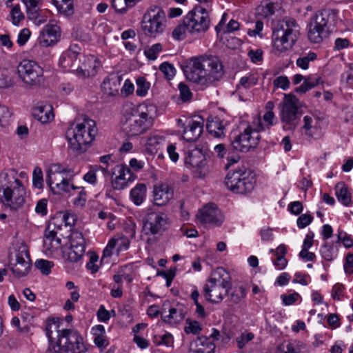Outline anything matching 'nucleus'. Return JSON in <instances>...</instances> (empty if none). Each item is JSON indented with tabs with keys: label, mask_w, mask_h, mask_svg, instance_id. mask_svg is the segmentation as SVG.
<instances>
[{
	"label": "nucleus",
	"mask_w": 353,
	"mask_h": 353,
	"mask_svg": "<svg viewBox=\"0 0 353 353\" xmlns=\"http://www.w3.org/2000/svg\"><path fill=\"white\" fill-rule=\"evenodd\" d=\"M153 200L155 205H166L174 196L173 189L165 183H159L153 188Z\"/></svg>",
	"instance_id": "obj_26"
},
{
	"label": "nucleus",
	"mask_w": 353,
	"mask_h": 353,
	"mask_svg": "<svg viewBox=\"0 0 353 353\" xmlns=\"http://www.w3.org/2000/svg\"><path fill=\"white\" fill-rule=\"evenodd\" d=\"M113 175H115V177L112 179V186L117 190L126 188L136 179V175L124 164L116 165L112 172V176Z\"/></svg>",
	"instance_id": "obj_18"
},
{
	"label": "nucleus",
	"mask_w": 353,
	"mask_h": 353,
	"mask_svg": "<svg viewBox=\"0 0 353 353\" xmlns=\"http://www.w3.org/2000/svg\"><path fill=\"white\" fill-rule=\"evenodd\" d=\"M276 353H308L306 345L299 341H290L279 345Z\"/></svg>",
	"instance_id": "obj_33"
},
{
	"label": "nucleus",
	"mask_w": 353,
	"mask_h": 353,
	"mask_svg": "<svg viewBox=\"0 0 353 353\" xmlns=\"http://www.w3.org/2000/svg\"><path fill=\"white\" fill-rule=\"evenodd\" d=\"M186 168L191 169L198 178L204 177L208 172V161L205 154L201 149L194 148L188 150L184 157Z\"/></svg>",
	"instance_id": "obj_16"
},
{
	"label": "nucleus",
	"mask_w": 353,
	"mask_h": 353,
	"mask_svg": "<svg viewBox=\"0 0 353 353\" xmlns=\"http://www.w3.org/2000/svg\"><path fill=\"white\" fill-rule=\"evenodd\" d=\"M281 299L283 301V304L285 305H291L295 302L301 299V296L297 292H294L290 294H281Z\"/></svg>",
	"instance_id": "obj_59"
},
{
	"label": "nucleus",
	"mask_w": 353,
	"mask_h": 353,
	"mask_svg": "<svg viewBox=\"0 0 353 353\" xmlns=\"http://www.w3.org/2000/svg\"><path fill=\"white\" fill-rule=\"evenodd\" d=\"M146 185L143 183H138L133 188L130 193L132 201L137 205H140L146 196Z\"/></svg>",
	"instance_id": "obj_37"
},
{
	"label": "nucleus",
	"mask_w": 353,
	"mask_h": 353,
	"mask_svg": "<svg viewBox=\"0 0 353 353\" xmlns=\"http://www.w3.org/2000/svg\"><path fill=\"white\" fill-rule=\"evenodd\" d=\"M10 15L12 23L15 26H17L19 22L24 19V16L21 12L19 5H16L12 8Z\"/></svg>",
	"instance_id": "obj_57"
},
{
	"label": "nucleus",
	"mask_w": 353,
	"mask_h": 353,
	"mask_svg": "<svg viewBox=\"0 0 353 353\" xmlns=\"http://www.w3.org/2000/svg\"><path fill=\"white\" fill-rule=\"evenodd\" d=\"M22 1L26 5L29 15L39 12L40 0H22Z\"/></svg>",
	"instance_id": "obj_60"
},
{
	"label": "nucleus",
	"mask_w": 353,
	"mask_h": 353,
	"mask_svg": "<svg viewBox=\"0 0 353 353\" xmlns=\"http://www.w3.org/2000/svg\"><path fill=\"white\" fill-rule=\"evenodd\" d=\"M167 135L163 132H154L151 133L147 138L145 148L150 154H156L161 150L167 142Z\"/></svg>",
	"instance_id": "obj_28"
},
{
	"label": "nucleus",
	"mask_w": 353,
	"mask_h": 353,
	"mask_svg": "<svg viewBox=\"0 0 353 353\" xmlns=\"http://www.w3.org/2000/svg\"><path fill=\"white\" fill-rule=\"evenodd\" d=\"M254 183L252 174L245 170L230 171L225 178L227 188L236 194L250 192L254 189Z\"/></svg>",
	"instance_id": "obj_10"
},
{
	"label": "nucleus",
	"mask_w": 353,
	"mask_h": 353,
	"mask_svg": "<svg viewBox=\"0 0 353 353\" xmlns=\"http://www.w3.org/2000/svg\"><path fill=\"white\" fill-rule=\"evenodd\" d=\"M215 345L205 336L198 337L190 344V350L194 353H204L206 349L214 351Z\"/></svg>",
	"instance_id": "obj_34"
},
{
	"label": "nucleus",
	"mask_w": 353,
	"mask_h": 353,
	"mask_svg": "<svg viewBox=\"0 0 353 353\" xmlns=\"http://www.w3.org/2000/svg\"><path fill=\"white\" fill-rule=\"evenodd\" d=\"M76 190H78L77 196L73 200V204L76 207L82 208L85 205L87 201V194L83 187H77Z\"/></svg>",
	"instance_id": "obj_48"
},
{
	"label": "nucleus",
	"mask_w": 353,
	"mask_h": 353,
	"mask_svg": "<svg viewBox=\"0 0 353 353\" xmlns=\"http://www.w3.org/2000/svg\"><path fill=\"white\" fill-rule=\"evenodd\" d=\"M163 321L170 325L179 323L185 317L184 307L181 305L172 306L169 303H164L161 312Z\"/></svg>",
	"instance_id": "obj_22"
},
{
	"label": "nucleus",
	"mask_w": 353,
	"mask_h": 353,
	"mask_svg": "<svg viewBox=\"0 0 353 353\" xmlns=\"http://www.w3.org/2000/svg\"><path fill=\"white\" fill-rule=\"evenodd\" d=\"M303 130L305 135L316 137L320 135V121L313 115H305L303 117Z\"/></svg>",
	"instance_id": "obj_29"
},
{
	"label": "nucleus",
	"mask_w": 353,
	"mask_h": 353,
	"mask_svg": "<svg viewBox=\"0 0 353 353\" xmlns=\"http://www.w3.org/2000/svg\"><path fill=\"white\" fill-rule=\"evenodd\" d=\"M4 183L2 185L3 194L1 201L11 209L21 208L26 201V190L22 182L18 179L17 172L10 169L1 174Z\"/></svg>",
	"instance_id": "obj_7"
},
{
	"label": "nucleus",
	"mask_w": 353,
	"mask_h": 353,
	"mask_svg": "<svg viewBox=\"0 0 353 353\" xmlns=\"http://www.w3.org/2000/svg\"><path fill=\"white\" fill-rule=\"evenodd\" d=\"M169 226V219L166 214L162 212H148L143 219L142 236H147V240L150 236L161 235Z\"/></svg>",
	"instance_id": "obj_11"
},
{
	"label": "nucleus",
	"mask_w": 353,
	"mask_h": 353,
	"mask_svg": "<svg viewBox=\"0 0 353 353\" xmlns=\"http://www.w3.org/2000/svg\"><path fill=\"white\" fill-rule=\"evenodd\" d=\"M85 250L73 248H65L63 251V256L64 259L70 262V263H78L81 260Z\"/></svg>",
	"instance_id": "obj_40"
},
{
	"label": "nucleus",
	"mask_w": 353,
	"mask_h": 353,
	"mask_svg": "<svg viewBox=\"0 0 353 353\" xmlns=\"http://www.w3.org/2000/svg\"><path fill=\"white\" fill-rule=\"evenodd\" d=\"M322 82V79L319 76L316 74L310 75L305 77L303 83L296 88L295 92L298 94H304Z\"/></svg>",
	"instance_id": "obj_36"
},
{
	"label": "nucleus",
	"mask_w": 353,
	"mask_h": 353,
	"mask_svg": "<svg viewBox=\"0 0 353 353\" xmlns=\"http://www.w3.org/2000/svg\"><path fill=\"white\" fill-rule=\"evenodd\" d=\"M203 130V119L198 117L195 120L189 121L184 128L183 137L188 142L196 141Z\"/></svg>",
	"instance_id": "obj_27"
},
{
	"label": "nucleus",
	"mask_w": 353,
	"mask_h": 353,
	"mask_svg": "<svg viewBox=\"0 0 353 353\" xmlns=\"http://www.w3.org/2000/svg\"><path fill=\"white\" fill-rule=\"evenodd\" d=\"M15 257V263L11 267L12 273L17 278L27 276L32 265L28 249L26 245L19 246Z\"/></svg>",
	"instance_id": "obj_17"
},
{
	"label": "nucleus",
	"mask_w": 353,
	"mask_h": 353,
	"mask_svg": "<svg viewBox=\"0 0 353 353\" xmlns=\"http://www.w3.org/2000/svg\"><path fill=\"white\" fill-rule=\"evenodd\" d=\"M338 241H342L343 245L350 248L353 245V240L351 236L343 230H339L337 234Z\"/></svg>",
	"instance_id": "obj_62"
},
{
	"label": "nucleus",
	"mask_w": 353,
	"mask_h": 353,
	"mask_svg": "<svg viewBox=\"0 0 353 353\" xmlns=\"http://www.w3.org/2000/svg\"><path fill=\"white\" fill-rule=\"evenodd\" d=\"M257 80L252 75L245 76L241 78L237 88L239 90L241 88L248 89L256 84Z\"/></svg>",
	"instance_id": "obj_52"
},
{
	"label": "nucleus",
	"mask_w": 353,
	"mask_h": 353,
	"mask_svg": "<svg viewBox=\"0 0 353 353\" xmlns=\"http://www.w3.org/2000/svg\"><path fill=\"white\" fill-rule=\"evenodd\" d=\"M59 321L53 320L46 326L49 349L54 353H85L87 347L81 334L70 329L59 330Z\"/></svg>",
	"instance_id": "obj_3"
},
{
	"label": "nucleus",
	"mask_w": 353,
	"mask_h": 353,
	"mask_svg": "<svg viewBox=\"0 0 353 353\" xmlns=\"http://www.w3.org/2000/svg\"><path fill=\"white\" fill-rule=\"evenodd\" d=\"M83 179L85 182L90 184L95 185L97 183V170L94 168V165L90 167V170L85 174H84Z\"/></svg>",
	"instance_id": "obj_64"
},
{
	"label": "nucleus",
	"mask_w": 353,
	"mask_h": 353,
	"mask_svg": "<svg viewBox=\"0 0 353 353\" xmlns=\"http://www.w3.org/2000/svg\"><path fill=\"white\" fill-rule=\"evenodd\" d=\"M47 183L51 188L55 194L70 193L71 190H76L77 186L70 183V181L66 179H62L60 182L56 183L53 185L50 179L46 180Z\"/></svg>",
	"instance_id": "obj_35"
},
{
	"label": "nucleus",
	"mask_w": 353,
	"mask_h": 353,
	"mask_svg": "<svg viewBox=\"0 0 353 353\" xmlns=\"http://www.w3.org/2000/svg\"><path fill=\"white\" fill-rule=\"evenodd\" d=\"M202 330V327L200 323L196 321H193L190 319L185 320V326L184 332L186 334H199Z\"/></svg>",
	"instance_id": "obj_45"
},
{
	"label": "nucleus",
	"mask_w": 353,
	"mask_h": 353,
	"mask_svg": "<svg viewBox=\"0 0 353 353\" xmlns=\"http://www.w3.org/2000/svg\"><path fill=\"white\" fill-rule=\"evenodd\" d=\"M81 50V47L76 43L71 44L70 47L64 51L59 58V65L65 70L75 72L72 69L77 62L78 55Z\"/></svg>",
	"instance_id": "obj_25"
},
{
	"label": "nucleus",
	"mask_w": 353,
	"mask_h": 353,
	"mask_svg": "<svg viewBox=\"0 0 353 353\" xmlns=\"http://www.w3.org/2000/svg\"><path fill=\"white\" fill-rule=\"evenodd\" d=\"M186 32H188V28L185 25V20L183 19V23L177 26L173 30L172 37L176 40H182L184 39Z\"/></svg>",
	"instance_id": "obj_56"
},
{
	"label": "nucleus",
	"mask_w": 353,
	"mask_h": 353,
	"mask_svg": "<svg viewBox=\"0 0 353 353\" xmlns=\"http://www.w3.org/2000/svg\"><path fill=\"white\" fill-rule=\"evenodd\" d=\"M245 296L246 291L245 288L243 285H240L234 288L232 292L230 294V300L234 303H238L245 299Z\"/></svg>",
	"instance_id": "obj_46"
},
{
	"label": "nucleus",
	"mask_w": 353,
	"mask_h": 353,
	"mask_svg": "<svg viewBox=\"0 0 353 353\" xmlns=\"http://www.w3.org/2000/svg\"><path fill=\"white\" fill-rule=\"evenodd\" d=\"M162 49V45L159 43H157L150 47L146 48L144 50V54L148 59L150 60H155L158 54L161 52Z\"/></svg>",
	"instance_id": "obj_49"
},
{
	"label": "nucleus",
	"mask_w": 353,
	"mask_h": 353,
	"mask_svg": "<svg viewBox=\"0 0 353 353\" xmlns=\"http://www.w3.org/2000/svg\"><path fill=\"white\" fill-rule=\"evenodd\" d=\"M52 106L50 104H38L33 110V114L39 121L47 123L54 119Z\"/></svg>",
	"instance_id": "obj_31"
},
{
	"label": "nucleus",
	"mask_w": 353,
	"mask_h": 353,
	"mask_svg": "<svg viewBox=\"0 0 353 353\" xmlns=\"http://www.w3.org/2000/svg\"><path fill=\"white\" fill-rule=\"evenodd\" d=\"M313 220V217L310 214H301L296 221L299 228L303 229L310 225Z\"/></svg>",
	"instance_id": "obj_63"
},
{
	"label": "nucleus",
	"mask_w": 353,
	"mask_h": 353,
	"mask_svg": "<svg viewBox=\"0 0 353 353\" xmlns=\"http://www.w3.org/2000/svg\"><path fill=\"white\" fill-rule=\"evenodd\" d=\"M17 72L20 79L28 86H39L44 81L43 70L34 61L22 60L17 67Z\"/></svg>",
	"instance_id": "obj_12"
},
{
	"label": "nucleus",
	"mask_w": 353,
	"mask_h": 353,
	"mask_svg": "<svg viewBox=\"0 0 353 353\" xmlns=\"http://www.w3.org/2000/svg\"><path fill=\"white\" fill-rule=\"evenodd\" d=\"M61 246V239L57 236L55 225L50 223L45 232L43 247L46 254H51Z\"/></svg>",
	"instance_id": "obj_23"
},
{
	"label": "nucleus",
	"mask_w": 353,
	"mask_h": 353,
	"mask_svg": "<svg viewBox=\"0 0 353 353\" xmlns=\"http://www.w3.org/2000/svg\"><path fill=\"white\" fill-rule=\"evenodd\" d=\"M34 265L43 274L48 275L50 273L51 269L54 266V263L45 259H38L35 261Z\"/></svg>",
	"instance_id": "obj_47"
},
{
	"label": "nucleus",
	"mask_w": 353,
	"mask_h": 353,
	"mask_svg": "<svg viewBox=\"0 0 353 353\" xmlns=\"http://www.w3.org/2000/svg\"><path fill=\"white\" fill-rule=\"evenodd\" d=\"M231 288L229 272L223 268H217L211 273L203 287V296L208 301L219 303L228 294Z\"/></svg>",
	"instance_id": "obj_9"
},
{
	"label": "nucleus",
	"mask_w": 353,
	"mask_h": 353,
	"mask_svg": "<svg viewBox=\"0 0 353 353\" xmlns=\"http://www.w3.org/2000/svg\"><path fill=\"white\" fill-rule=\"evenodd\" d=\"M95 121L87 116L77 118L66 131V137L70 149L80 154L90 147L97 134Z\"/></svg>",
	"instance_id": "obj_4"
},
{
	"label": "nucleus",
	"mask_w": 353,
	"mask_h": 353,
	"mask_svg": "<svg viewBox=\"0 0 353 353\" xmlns=\"http://www.w3.org/2000/svg\"><path fill=\"white\" fill-rule=\"evenodd\" d=\"M130 240L128 237L118 234L111 238L106 247L103 251L101 260L103 261L110 258L113 254V251L116 249L117 253L124 252L129 248Z\"/></svg>",
	"instance_id": "obj_24"
},
{
	"label": "nucleus",
	"mask_w": 353,
	"mask_h": 353,
	"mask_svg": "<svg viewBox=\"0 0 353 353\" xmlns=\"http://www.w3.org/2000/svg\"><path fill=\"white\" fill-rule=\"evenodd\" d=\"M197 219L206 225L218 227L223 223L224 217L217 206L211 203L205 205L199 211Z\"/></svg>",
	"instance_id": "obj_19"
},
{
	"label": "nucleus",
	"mask_w": 353,
	"mask_h": 353,
	"mask_svg": "<svg viewBox=\"0 0 353 353\" xmlns=\"http://www.w3.org/2000/svg\"><path fill=\"white\" fill-rule=\"evenodd\" d=\"M290 81L285 76H279L276 77L274 81L273 85L274 88H281L283 90H286L290 87Z\"/></svg>",
	"instance_id": "obj_61"
},
{
	"label": "nucleus",
	"mask_w": 353,
	"mask_h": 353,
	"mask_svg": "<svg viewBox=\"0 0 353 353\" xmlns=\"http://www.w3.org/2000/svg\"><path fill=\"white\" fill-rule=\"evenodd\" d=\"M274 103L272 101H268L265 105L267 111L263 117H254L243 132L234 138L231 145L234 150L248 152L258 145L261 139L260 132L268 130L277 123L276 118L272 111Z\"/></svg>",
	"instance_id": "obj_2"
},
{
	"label": "nucleus",
	"mask_w": 353,
	"mask_h": 353,
	"mask_svg": "<svg viewBox=\"0 0 353 353\" xmlns=\"http://www.w3.org/2000/svg\"><path fill=\"white\" fill-rule=\"evenodd\" d=\"M339 21V10L325 8L316 12L309 26L307 37L313 43H321L330 37Z\"/></svg>",
	"instance_id": "obj_6"
},
{
	"label": "nucleus",
	"mask_w": 353,
	"mask_h": 353,
	"mask_svg": "<svg viewBox=\"0 0 353 353\" xmlns=\"http://www.w3.org/2000/svg\"><path fill=\"white\" fill-rule=\"evenodd\" d=\"M300 28L295 19L290 17L276 21L272 28L274 48L284 52L292 48L299 36Z\"/></svg>",
	"instance_id": "obj_8"
},
{
	"label": "nucleus",
	"mask_w": 353,
	"mask_h": 353,
	"mask_svg": "<svg viewBox=\"0 0 353 353\" xmlns=\"http://www.w3.org/2000/svg\"><path fill=\"white\" fill-rule=\"evenodd\" d=\"M152 105L141 104L126 111L121 121V129L128 137H134L145 133L153 125L150 114Z\"/></svg>",
	"instance_id": "obj_5"
},
{
	"label": "nucleus",
	"mask_w": 353,
	"mask_h": 353,
	"mask_svg": "<svg viewBox=\"0 0 353 353\" xmlns=\"http://www.w3.org/2000/svg\"><path fill=\"white\" fill-rule=\"evenodd\" d=\"M60 35L59 26L54 21H50L40 32L38 42L43 47L54 46L59 41Z\"/></svg>",
	"instance_id": "obj_21"
},
{
	"label": "nucleus",
	"mask_w": 353,
	"mask_h": 353,
	"mask_svg": "<svg viewBox=\"0 0 353 353\" xmlns=\"http://www.w3.org/2000/svg\"><path fill=\"white\" fill-rule=\"evenodd\" d=\"M12 113L10 109L5 105H0V126L3 127L8 125Z\"/></svg>",
	"instance_id": "obj_55"
},
{
	"label": "nucleus",
	"mask_w": 353,
	"mask_h": 353,
	"mask_svg": "<svg viewBox=\"0 0 353 353\" xmlns=\"http://www.w3.org/2000/svg\"><path fill=\"white\" fill-rule=\"evenodd\" d=\"M159 70L168 79H172L175 76V68L168 62L161 63L159 66Z\"/></svg>",
	"instance_id": "obj_53"
},
{
	"label": "nucleus",
	"mask_w": 353,
	"mask_h": 353,
	"mask_svg": "<svg viewBox=\"0 0 353 353\" xmlns=\"http://www.w3.org/2000/svg\"><path fill=\"white\" fill-rule=\"evenodd\" d=\"M320 253L321 256L327 261H332L337 256V252L334 249L333 245L327 243L321 246Z\"/></svg>",
	"instance_id": "obj_43"
},
{
	"label": "nucleus",
	"mask_w": 353,
	"mask_h": 353,
	"mask_svg": "<svg viewBox=\"0 0 353 353\" xmlns=\"http://www.w3.org/2000/svg\"><path fill=\"white\" fill-rule=\"evenodd\" d=\"M336 195L338 200L344 205L348 206L351 203V194L345 184L338 183L336 187Z\"/></svg>",
	"instance_id": "obj_38"
},
{
	"label": "nucleus",
	"mask_w": 353,
	"mask_h": 353,
	"mask_svg": "<svg viewBox=\"0 0 353 353\" xmlns=\"http://www.w3.org/2000/svg\"><path fill=\"white\" fill-rule=\"evenodd\" d=\"M59 12L70 16L74 12L73 0H52Z\"/></svg>",
	"instance_id": "obj_39"
},
{
	"label": "nucleus",
	"mask_w": 353,
	"mask_h": 353,
	"mask_svg": "<svg viewBox=\"0 0 353 353\" xmlns=\"http://www.w3.org/2000/svg\"><path fill=\"white\" fill-rule=\"evenodd\" d=\"M69 248L85 250V242L81 232L73 231L69 236Z\"/></svg>",
	"instance_id": "obj_41"
},
{
	"label": "nucleus",
	"mask_w": 353,
	"mask_h": 353,
	"mask_svg": "<svg viewBox=\"0 0 353 353\" xmlns=\"http://www.w3.org/2000/svg\"><path fill=\"white\" fill-rule=\"evenodd\" d=\"M183 70L185 78L201 90L216 86L224 75L221 60L216 56L207 54L189 59Z\"/></svg>",
	"instance_id": "obj_1"
},
{
	"label": "nucleus",
	"mask_w": 353,
	"mask_h": 353,
	"mask_svg": "<svg viewBox=\"0 0 353 353\" xmlns=\"http://www.w3.org/2000/svg\"><path fill=\"white\" fill-rule=\"evenodd\" d=\"M150 83L147 82L143 77H140L137 80L136 94L139 97H145L150 88Z\"/></svg>",
	"instance_id": "obj_50"
},
{
	"label": "nucleus",
	"mask_w": 353,
	"mask_h": 353,
	"mask_svg": "<svg viewBox=\"0 0 353 353\" xmlns=\"http://www.w3.org/2000/svg\"><path fill=\"white\" fill-rule=\"evenodd\" d=\"M297 99L294 96L285 97L281 108L280 118L285 130H294L297 126L301 114L296 105Z\"/></svg>",
	"instance_id": "obj_14"
},
{
	"label": "nucleus",
	"mask_w": 353,
	"mask_h": 353,
	"mask_svg": "<svg viewBox=\"0 0 353 353\" xmlns=\"http://www.w3.org/2000/svg\"><path fill=\"white\" fill-rule=\"evenodd\" d=\"M178 88L179 90L181 99L183 101H188L192 98V93L186 84L180 83L178 85Z\"/></svg>",
	"instance_id": "obj_58"
},
{
	"label": "nucleus",
	"mask_w": 353,
	"mask_h": 353,
	"mask_svg": "<svg viewBox=\"0 0 353 353\" xmlns=\"http://www.w3.org/2000/svg\"><path fill=\"white\" fill-rule=\"evenodd\" d=\"M275 6L273 3L261 4L256 9V14L261 17H268L274 14Z\"/></svg>",
	"instance_id": "obj_44"
},
{
	"label": "nucleus",
	"mask_w": 353,
	"mask_h": 353,
	"mask_svg": "<svg viewBox=\"0 0 353 353\" xmlns=\"http://www.w3.org/2000/svg\"><path fill=\"white\" fill-rule=\"evenodd\" d=\"M206 128L208 133L214 137L221 138L225 136V125L219 117H209L207 120Z\"/></svg>",
	"instance_id": "obj_32"
},
{
	"label": "nucleus",
	"mask_w": 353,
	"mask_h": 353,
	"mask_svg": "<svg viewBox=\"0 0 353 353\" xmlns=\"http://www.w3.org/2000/svg\"><path fill=\"white\" fill-rule=\"evenodd\" d=\"M183 19L188 32L191 34L204 32L209 28L208 13L205 8L201 7H195L187 14Z\"/></svg>",
	"instance_id": "obj_15"
},
{
	"label": "nucleus",
	"mask_w": 353,
	"mask_h": 353,
	"mask_svg": "<svg viewBox=\"0 0 353 353\" xmlns=\"http://www.w3.org/2000/svg\"><path fill=\"white\" fill-rule=\"evenodd\" d=\"M121 80V76L112 74L103 80L101 84V88L108 95L114 96L119 93V88Z\"/></svg>",
	"instance_id": "obj_30"
},
{
	"label": "nucleus",
	"mask_w": 353,
	"mask_h": 353,
	"mask_svg": "<svg viewBox=\"0 0 353 353\" xmlns=\"http://www.w3.org/2000/svg\"><path fill=\"white\" fill-rule=\"evenodd\" d=\"M112 6L116 12L121 14H125L130 9L127 0H112Z\"/></svg>",
	"instance_id": "obj_54"
},
{
	"label": "nucleus",
	"mask_w": 353,
	"mask_h": 353,
	"mask_svg": "<svg viewBox=\"0 0 353 353\" xmlns=\"http://www.w3.org/2000/svg\"><path fill=\"white\" fill-rule=\"evenodd\" d=\"M101 67V61L94 55L83 56L79 59V65L75 69V74L81 79L93 77L97 75Z\"/></svg>",
	"instance_id": "obj_20"
},
{
	"label": "nucleus",
	"mask_w": 353,
	"mask_h": 353,
	"mask_svg": "<svg viewBox=\"0 0 353 353\" xmlns=\"http://www.w3.org/2000/svg\"><path fill=\"white\" fill-rule=\"evenodd\" d=\"M317 58V55L314 52H309L300 57L296 61V64L298 67L303 70H307L309 68L310 62L314 61Z\"/></svg>",
	"instance_id": "obj_42"
},
{
	"label": "nucleus",
	"mask_w": 353,
	"mask_h": 353,
	"mask_svg": "<svg viewBox=\"0 0 353 353\" xmlns=\"http://www.w3.org/2000/svg\"><path fill=\"white\" fill-rule=\"evenodd\" d=\"M165 21V15L161 8L159 6H152L144 14L141 28L145 34L155 37L163 32Z\"/></svg>",
	"instance_id": "obj_13"
},
{
	"label": "nucleus",
	"mask_w": 353,
	"mask_h": 353,
	"mask_svg": "<svg viewBox=\"0 0 353 353\" xmlns=\"http://www.w3.org/2000/svg\"><path fill=\"white\" fill-rule=\"evenodd\" d=\"M43 172L39 167H36L32 173V184L33 186L38 189L43 188Z\"/></svg>",
	"instance_id": "obj_51"
}]
</instances>
